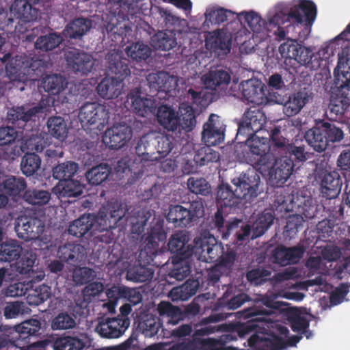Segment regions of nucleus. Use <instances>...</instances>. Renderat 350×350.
Segmentation results:
<instances>
[{
	"mask_svg": "<svg viewBox=\"0 0 350 350\" xmlns=\"http://www.w3.org/2000/svg\"><path fill=\"white\" fill-rule=\"evenodd\" d=\"M268 313L254 308L245 311L242 316L247 321L237 324L232 332L222 336L221 340L226 342L235 340L237 335L243 337L253 333L248 344L254 350H284L299 341L300 337L297 336L288 338L285 327L270 322Z\"/></svg>",
	"mask_w": 350,
	"mask_h": 350,
	"instance_id": "nucleus-1",
	"label": "nucleus"
},
{
	"mask_svg": "<svg viewBox=\"0 0 350 350\" xmlns=\"http://www.w3.org/2000/svg\"><path fill=\"white\" fill-rule=\"evenodd\" d=\"M236 18L237 20L228 23L221 29L208 33L206 37L207 49L219 55L228 53L233 40L239 43L250 35V31L243 24L247 25L254 38L261 40L266 38L271 31L266 20L256 11L248 10L236 13Z\"/></svg>",
	"mask_w": 350,
	"mask_h": 350,
	"instance_id": "nucleus-2",
	"label": "nucleus"
},
{
	"mask_svg": "<svg viewBox=\"0 0 350 350\" xmlns=\"http://www.w3.org/2000/svg\"><path fill=\"white\" fill-rule=\"evenodd\" d=\"M189 236L187 232H180L174 234L169 242V249L176 256L180 258H188L191 255L200 261L212 262L220 258L219 265L216 269L222 266L225 268H230L234 260V255L232 252L224 254V247L219 244L216 239L208 233L202 234L196 237L193 241V246L187 244Z\"/></svg>",
	"mask_w": 350,
	"mask_h": 350,
	"instance_id": "nucleus-3",
	"label": "nucleus"
},
{
	"mask_svg": "<svg viewBox=\"0 0 350 350\" xmlns=\"http://www.w3.org/2000/svg\"><path fill=\"white\" fill-rule=\"evenodd\" d=\"M234 191L227 184L222 183L217 192V201L221 207L238 204L241 200L249 201L257 196L260 177L254 170L233 179Z\"/></svg>",
	"mask_w": 350,
	"mask_h": 350,
	"instance_id": "nucleus-4",
	"label": "nucleus"
},
{
	"mask_svg": "<svg viewBox=\"0 0 350 350\" xmlns=\"http://www.w3.org/2000/svg\"><path fill=\"white\" fill-rule=\"evenodd\" d=\"M108 68L114 77L104 78L97 86L98 94L103 98L113 99L122 92V81L130 74L127 66L120 60V55L116 51L109 52L107 55Z\"/></svg>",
	"mask_w": 350,
	"mask_h": 350,
	"instance_id": "nucleus-5",
	"label": "nucleus"
},
{
	"mask_svg": "<svg viewBox=\"0 0 350 350\" xmlns=\"http://www.w3.org/2000/svg\"><path fill=\"white\" fill-rule=\"evenodd\" d=\"M107 210L110 211L109 216L104 211H101L96 219L92 215H83L70 225L69 233L74 236L81 237L90 230L93 226L94 221H96L99 226L98 228L99 230H107L113 228L117 221L124 215V210L118 203L110 204Z\"/></svg>",
	"mask_w": 350,
	"mask_h": 350,
	"instance_id": "nucleus-6",
	"label": "nucleus"
},
{
	"mask_svg": "<svg viewBox=\"0 0 350 350\" xmlns=\"http://www.w3.org/2000/svg\"><path fill=\"white\" fill-rule=\"evenodd\" d=\"M338 85L344 92V98H333L331 100V110L336 114L342 113L350 104V49L343 50L339 54L338 65L335 71Z\"/></svg>",
	"mask_w": 350,
	"mask_h": 350,
	"instance_id": "nucleus-7",
	"label": "nucleus"
},
{
	"mask_svg": "<svg viewBox=\"0 0 350 350\" xmlns=\"http://www.w3.org/2000/svg\"><path fill=\"white\" fill-rule=\"evenodd\" d=\"M15 230L18 237L33 240L34 244L42 249L49 248V237L44 233V225L36 218L21 216L17 218Z\"/></svg>",
	"mask_w": 350,
	"mask_h": 350,
	"instance_id": "nucleus-8",
	"label": "nucleus"
},
{
	"mask_svg": "<svg viewBox=\"0 0 350 350\" xmlns=\"http://www.w3.org/2000/svg\"><path fill=\"white\" fill-rule=\"evenodd\" d=\"M258 170L277 183L283 184L291 176L293 170V161L286 157L274 159L273 156L262 158L258 163Z\"/></svg>",
	"mask_w": 350,
	"mask_h": 350,
	"instance_id": "nucleus-9",
	"label": "nucleus"
},
{
	"mask_svg": "<svg viewBox=\"0 0 350 350\" xmlns=\"http://www.w3.org/2000/svg\"><path fill=\"white\" fill-rule=\"evenodd\" d=\"M279 51L284 59L286 65L295 66L296 64L301 66L308 64L314 56L312 50L303 46L295 40H288L282 44Z\"/></svg>",
	"mask_w": 350,
	"mask_h": 350,
	"instance_id": "nucleus-10",
	"label": "nucleus"
},
{
	"mask_svg": "<svg viewBox=\"0 0 350 350\" xmlns=\"http://www.w3.org/2000/svg\"><path fill=\"white\" fill-rule=\"evenodd\" d=\"M35 63H30L29 58L25 55H18L8 59L5 64L6 75L13 81L25 82L34 80Z\"/></svg>",
	"mask_w": 350,
	"mask_h": 350,
	"instance_id": "nucleus-11",
	"label": "nucleus"
},
{
	"mask_svg": "<svg viewBox=\"0 0 350 350\" xmlns=\"http://www.w3.org/2000/svg\"><path fill=\"white\" fill-rule=\"evenodd\" d=\"M108 113L104 105L86 103L82 106L79 118L85 129L100 130L107 119Z\"/></svg>",
	"mask_w": 350,
	"mask_h": 350,
	"instance_id": "nucleus-12",
	"label": "nucleus"
},
{
	"mask_svg": "<svg viewBox=\"0 0 350 350\" xmlns=\"http://www.w3.org/2000/svg\"><path fill=\"white\" fill-rule=\"evenodd\" d=\"M317 16L316 5L309 0L293 1L288 17L295 23L311 27Z\"/></svg>",
	"mask_w": 350,
	"mask_h": 350,
	"instance_id": "nucleus-13",
	"label": "nucleus"
},
{
	"mask_svg": "<svg viewBox=\"0 0 350 350\" xmlns=\"http://www.w3.org/2000/svg\"><path fill=\"white\" fill-rule=\"evenodd\" d=\"M129 325V318H107L98 321L95 332L104 338H116L121 336Z\"/></svg>",
	"mask_w": 350,
	"mask_h": 350,
	"instance_id": "nucleus-14",
	"label": "nucleus"
},
{
	"mask_svg": "<svg viewBox=\"0 0 350 350\" xmlns=\"http://www.w3.org/2000/svg\"><path fill=\"white\" fill-rule=\"evenodd\" d=\"M106 293L108 301L103 304V307L110 313L115 312L117 302L120 299L124 298L133 305H136L142 301L141 294L135 288L113 286L107 290Z\"/></svg>",
	"mask_w": 350,
	"mask_h": 350,
	"instance_id": "nucleus-15",
	"label": "nucleus"
},
{
	"mask_svg": "<svg viewBox=\"0 0 350 350\" xmlns=\"http://www.w3.org/2000/svg\"><path fill=\"white\" fill-rule=\"evenodd\" d=\"M131 128L126 124H116L108 129L103 137L106 146L113 149L123 147L131 139Z\"/></svg>",
	"mask_w": 350,
	"mask_h": 350,
	"instance_id": "nucleus-16",
	"label": "nucleus"
},
{
	"mask_svg": "<svg viewBox=\"0 0 350 350\" xmlns=\"http://www.w3.org/2000/svg\"><path fill=\"white\" fill-rule=\"evenodd\" d=\"M64 55L68 66L76 72L88 74L95 65V59L90 54L80 53L75 49H68Z\"/></svg>",
	"mask_w": 350,
	"mask_h": 350,
	"instance_id": "nucleus-17",
	"label": "nucleus"
},
{
	"mask_svg": "<svg viewBox=\"0 0 350 350\" xmlns=\"http://www.w3.org/2000/svg\"><path fill=\"white\" fill-rule=\"evenodd\" d=\"M240 90L243 97L251 103L261 105L269 100L266 87L258 79H252L242 82Z\"/></svg>",
	"mask_w": 350,
	"mask_h": 350,
	"instance_id": "nucleus-18",
	"label": "nucleus"
},
{
	"mask_svg": "<svg viewBox=\"0 0 350 350\" xmlns=\"http://www.w3.org/2000/svg\"><path fill=\"white\" fill-rule=\"evenodd\" d=\"M225 127L217 115L211 114L204 125L202 139L207 146H215L224 142Z\"/></svg>",
	"mask_w": 350,
	"mask_h": 350,
	"instance_id": "nucleus-19",
	"label": "nucleus"
},
{
	"mask_svg": "<svg viewBox=\"0 0 350 350\" xmlns=\"http://www.w3.org/2000/svg\"><path fill=\"white\" fill-rule=\"evenodd\" d=\"M263 112L258 109H250L244 114L243 120L239 125L237 137L241 135H253V133L260 131L265 123Z\"/></svg>",
	"mask_w": 350,
	"mask_h": 350,
	"instance_id": "nucleus-20",
	"label": "nucleus"
},
{
	"mask_svg": "<svg viewBox=\"0 0 350 350\" xmlns=\"http://www.w3.org/2000/svg\"><path fill=\"white\" fill-rule=\"evenodd\" d=\"M246 146L250 150L247 158L250 161L255 163L258 169V163L262 158L273 156L269 154L270 144L267 137L253 135L246 141Z\"/></svg>",
	"mask_w": 350,
	"mask_h": 350,
	"instance_id": "nucleus-21",
	"label": "nucleus"
},
{
	"mask_svg": "<svg viewBox=\"0 0 350 350\" xmlns=\"http://www.w3.org/2000/svg\"><path fill=\"white\" fill-rule=\"evenodd\" d=\"M126 107L142 117L150 116L156 107L155 102L142 95L139 90L132 91L128 95Z\"/></svg>",
	"mask_w": 350,
	"mask_h": 350,
	"instance_id": "nucleus-22",
	"label": "nucleus"
},
{
	"mask_svg": "<svg viewBox=\"0 0 350 350\" xmlns=\"http://www.w3.org/2000/svg\"><path fill=\"white\" fill-rule=\"evenodd\" d=\"M10 14L16 18L20 19L18 25L16 27L17 33H23V23L33 20L36 16V12L32 10L31 5L27 0H16L10 7Z\"/></svg>",
	"mask_w": 350,
	"mask_h": 350,
	"instance_id": "nucleus-23",
	"label": "nucleus"
},
{
	"mask_svg": "<svg viewBox=\"0 0 350 350\" xmlns=\"http://www.w3.org/2000/svg\"><path fill=\"white\" fill-rule=\"evenodd\" d=\"M321 192L328 198L336 197L340 192L339 176L336 172H323L319 176Z\"/></svg>",
	"mask_w": 350,
	"mask_h": 350,
	"instance_id": "nucleus-24",
	"label": "nucleus"
},
{
	"mask_svg": "<svg viewBox=\"0 0 350 350\" xmlns=\"http://www.w3.org/2000/svg\"><path fill=\"white\" fill-rule=\"evenodd\" d=\"M321 122L309 129L305 134V139L312 148L319 152L324 151L328 146V140L324 134Z\"/></svg>",
	"mask_w": 350,
	"mask_h": 350,
	"instance_id": "nucleus-25",
	"label": "nucleus"
},
{
	"mask_svg": "<svg viewBox=\"0 0 350 350\" xmlns=\"http://www.w3.org/2000/svg\"><path fill=\"white\" fill-rule=\"evenodd\" d=\"M147 80L150 87L156 90L170 92L177 86L176 78L169 75L166 72L150 74Z\"/></svg>",
	"mask_w": 350,
	"mask_h": 350,
	"instance_id": "nucleus-26",
	"label": "nucleus"
},
{
	"mask_svg": "<svg viewBox=\"0 0 350 350\" xmlns=\"http://www.w3.org/2000/svg\"><path fill=\"white\" fill-rule=\"evenodd\" d=\"M287 317L291 322L292 328L298 332H305L308 326L312 315L305 309L289 308L287 309Z\"/></svg>",
	"mask_w": 350,
	"mask_h": 350,
	"instance_id": "nucleus-27",
	"label": "nucleus"
},
{
	"mask_svg": "<svg viewBox=\"0 0 350 350\" xmlns=\"http://www.w3.org/2000/svg\"><path fill=\"white\" fill-rule=\"evenodd\" d=\"M83 186L77 180L59 181L53 189V192L59 198L78 196L83 192Z\"/></svg>",
	"mask_w": 350,
	"mask_h": 350,
	"instance_id": "nucleus-28",
	"label": "nucleus"
},
{
	"mask_svg": "<svg viewBox=\"0 0 350 350\" xmlns=\"http://www.w3.org/2000/svg\"><path fill=\"white\" fill-rule=\"evenodd\" d=\"M158 122L168 131H174L178 127V112L167 105L161 106L157 111Z\"/></svg>",
	"mask_w": 350,
	"mask_h": 350,
	"instance_id": "nucleus-29",
	"label": "nucleus"
},
{
	"mask_svg": "<svg viewBox=\"0 0 350 350\" xmlns=\"http://www.w3.org/2000/svg\"><path fill=\"white\" fill-rule=\"evenodd\" d=\"M304 295L301 293L295 292L293 288L283 289L277 294L269 297L262 299V304L269 308L279 309L282 306V303L277 301L278 298H284L288 300L301 301L304 299Z\"/></svg>",
	"mask_w": 350,
	"mask_h": 350,
	"instance_id": "nucleus-30",
	"label": "nucleus"
},
{
	"mask_svg": "<svg viewBox=\"0 0 350 350\" xmlns=\"http://www.w3.org/2000/svg\"><path fill=\"white\" fill-rule=\"evenodd\" d=\"M26 188V184L23 178L10 177L2 184H0V192L5 193L16 200L22 196V193Z\"/></svg>",
	"mask_w": 350,
	"mask_h": 350,
	"instance_id": "nucleus-31",
	"label": "nucleus"
},
{
	"mask_svg": "<svg viewBox=\"0 0 350 350\" xmlns=\"http://www.w3.org/2000/svg\"><path fill=\"white\" fill-rule=\"evenodd\" d=\"M151 44L157 49L170 50L177 44L175 33L172 31H159L152 37Z\"/></svg>",
	"mask_w": 350,
	"mask_h": 350,
	"instance_id": "nucleus-32",
	"label": "nucleus"
},
{
	"mask_svg": "<svg viewBox=\"0 0 350 350\" xmlns=\"http://www.w3.org/2000/svg\"><path fill=\"white\" fill-rule=\"evenodd\" d=\"M204 15V25L209 27L210 25H217L224 22L230 16L236 15V13L221 8L208 7Z\"/></svg>",
	"mask_w": 350,
	"mask_h": 350,
	"instance_id": "nucleus-33",
	"label": "nucleus"
},
{
	"mask_svg": "<svg viewBox=\"0 0 350 350\" xmlns=\"http://www.w3.org/2000/svg\"><path fill=\"white\" fill-rule=\"evenodd\" d=\"M286 18L285 6L283 4H278L268 12L266 19L267 25L271 31L275 32V29L280 30L279 26L285 22Z\"/></svg>",
	"mask_w": 350,
	"mask_h": 350,
	"instance_id": "nucleus-34",
	"label": "nucleus"
},
{
	"mask_svg": "<svg viewBox=\"0 0 350 350\" xmlns=\"http://www.w3.org/2000/svg\"><path fill=\"white\" fill-rule=\"evenodd\" d=\"M308 101V96L306 93L298 92L291 96L285 103L283 111L287 116L297 114L304 107Z\"/></svg>",
	"mask_w": 350,
	"mask_h": 350,
	"instance_id": "nucleus-35",
	"label": "nucleus"
},
{
	"mask_svg": "<svg viewBox=\"0 0 350 350\" xmlns=\"http://www.w3.org/2000/svg\"><path fill=\"white\" fill-rule=\"evenodd\" d=\"M199 286V282L196 280H188L183 285L174 288L169 296L172 300H186L194 295Z\"/></svg>",
	"mask_w": 350,
	"mask_h": 350,
	"instance_id": "nucleus-36",
	"label": "nucleus"
},
{
	"mask_svg": "<svg viewBox=\"0 0 350 350\" xmlns=\"http://www.w3.org/2000/svg\"><path fill=\"white\" fill-rule=\"evenodd\" d=\"M165 239L164 232L161 229L160 226H157L146 239V247L144 251H142L139 257L142 258L145 254L148 255L151 258L154 254L158 246V241H163Z\"/></svg>",
	"mask_w": 350,
	"mask_h": 350,
	"instance_id": "nucleus-37",
	"label": "nucleus"
},
{
	"mask_svg": "<svg viewBox=\"0 0 350 350\" xmlns=\"http://www.w3.org/2000/svg\"><path fill=\"white\" fill-rule=\"evenodd\" d=\"M202 81L206 88L213 90L219 84L228 83L230 76L222 70L214 69L208 74L204 75L202 77Z\"/></svg>",
	"mask_w": 350,
	"mask_h": 350,
	"instance_id": "nucleus-38",
	"label": "nucleus"
},
{
	"mask_svg": "<svg viewBox=\"0 0 350 350\" xmlns=\"http://www.w3.org/2000/svg\"><path fill=\"white\" fill-rule=\"evenodd\" d=\"M167 219L177 226H186L191 221V213L182 206H174L170 208Z\"/></svg>",
	"mask_w": 350,
	"mask_h": 350,
	"instance_id": "nucleus-39",
	"label": "nucleus"
},
{
	"mask_svg": "<svg viewBox=\"0 0 350 350\" xmlns=\"http://www.w3.org/2000/svg\"><path fill=\"white\" fill-rule=\"evenodd\" d=\"M43 109L42 107H36L30 108L29 106L22 107H14L9 110L8 117L10 120L14 121L16 120H22L28 121L31 120L37 113L41 112Z\"/></svg>",
	"mask_w": 350,
	"mask_h": 350,
	"instance_id": "nucleus-40",
	"label": "nucleus"
},
{
	"mask_svg": "<svg viewBox=\"0 0 350 350\" xmlns=\"http://www.w3.org/2000/svg\"><path fill=\"white\" fill-rule=\"evenodd\" d=\"M178 119L179 121L178 126L183 129L189 131L192 130L196 126V118L193 110L191 107L186 105H182L178 111Z\"/></svg>",
	"mask_w": 350,
	"mask_h": 350,
	"instance_id": "nucleus-41",
	"label": "nucleus"
},
{
	"mask_svg": "<svg viewBox=\"0 0 350 350\" xmlns=\"http://www.w3.org/2000/svg\"><path fill=\"white\" fill-rule=\"evenodd\" d=\"M27 291V301L29 305L38 306L51 295V291L49 286L41 285L34 289H30Z\"/></svg>",
	"mask_w": 350,
	"mask_h": 350,
	"instance_id": "nucleus-42",
	"label": "nucleus"
},
{
	"mask_svg": "<svg viewBox=\"0 0 350 350\" xmlns=\"http://www.w3.org/2000/svg\"><path fill=\"white\" fill-rule=\"evenodd\" d=\"M21 247L15 240H8L4 242L0 247V260L11 261L19 256Z\"/></svg>",
	"mask_w": 350,
	"mask_h": 350,
	"instance_id": "nucleus-43",
	"label": "nucleus"
},
{
	"mask_svg": "<svg viewBox=\"0 0 350 350\" xmlns=\"http://www.w3.org/2000/svg\"><path fill=\"white\" fill-rule=\"evenodd\" d=\"M273 221L271 211H265L254 222L252 227V239L261 236L269 228Z\"/></svg>",
	"mask_w": 350,
	"mask_h": 350,
	"instance_id": "nucleus-44",
	"label": "nucleus"
},
{
	"mask_svg": "<svg viewBox=\"0 0 350 350\" xmlns=\"http://www.w3.org/2000/svg\"><path fill=\"white\" fill-rule=\"evenodd\" d=\"M340 46L342 50L338 54L343 50L350 49V46L345 45L336 36L323 45L318 51V55L322 60H327L334 55L335 51ZM338 56L339 57V55Z\"/></svg>",
	"mask_w": 350,
	"mask_h": 350,
	"instance_id": "nucleus-45",
	"label": "nucleus"
},
{
	"mask_svg": "<svg viewBox=\"0 0 350 350\" xmlns=\"http://www.w3.org/2000/svg\"><path fill=\"white\" fill-rule=\"evenodd\" d=\"M90 27V21L84 18H78L67 26L64 33L70 38H77L85 33Z\"/></svg>",
	"mask_w": 350,
	"mask_h": 350,
	"instance_id": "nucleus-46",
	"label": "nucleus"
},
{
	"mask_svg": "<svg viewBox=\"0 0 350 350\" xmlns=\"http://www.w3.org/2000/svg\"><path fill=\"white\" fill-rule=\"evenodd\" d=\"M49 133L55 138L63 141L67 136L68 129L64 119L61 117H53L48 120Z\"/></svg>",
	"mask_w": 350,
	"mask_h": 350,
	"instance_id": "nucleus-47",
	"label": "nucleus"
},
{
	"mask_svg": "<svg viewBox=\"0 0 350 350\" xmlns=\"http://www.w3.org/2000/svg\"><path fill=\"white\" fill-rule=\"evenodd\" d=\"M78 165L73 162H66L57 165L53 170V176L60 181L68 180L77 172Z\"/></svg>",
	"mask_w": 350,
	"mask_h": 350,
	"instance_id": "nucleus-48",
	"label": "nucleus"
},
{
	"mask_svg": "<svg viewBox=\"0 0 350 350\" xmlns=\"http://www.w3.org/2000/svg\"><path fill=\"white\" fill-rule=\"evenodd\" d=\"M109 174V167L107 165L101 164L90 170L85 176L89 183L98 185L105 181Z\"/></svg>",
	"mask_w": 350,
	"mask_h": 350,
	"instance_id": "nucleus-49",
	"label": "nucleus"
},
{
	"mask_svg": "<svg viewBox=\"0 0 350 350\" xmlns=\"http://www.w3.org/2000/svg\"><path fill=\"white\" fill-rule=\"evenodd\" d=\"M161 324L159 321L152 315L144 317L139 323V328L146 337H152L157 334Z\"/></svg>",
	"mask_w": 350,
	"mask_h": 350,
	"instance_id": "nucleus-50",
	"label": "nucleus"
},
{
	"mask_svg": "<svg viewBox=\"0 0 350 350\" xmlns=\"http://www.w3.org/2000/svg\"><path fill=\"white\" fill-rule=\"evenodd\" d=\"M128 57L135 61L144 60L150 55V48L142 42L133 43L125 49Z\"/></svg>",
	"mask_w": 350,
	"mask_h": 350,
	"instance_id": "nucleus-51",
	"label": "nucleus"
},
{
	"mask_svg": "<svg viewBox=\"0 0 350 350\" xmlns=\"http://www.w3.org/2000/svg\"><path fill=\"white\" fill-rule=\"evenodd\" d=\"M85 342L75 337H63L58 338L55 344V350H81L84 348Z\"/></svg>",
	"mask_w": 350,
	"mask_h": 350,
	"instance_id": "nucleus-52",
	"label": "nucleus"
},
{
	"mask_svg": "<svg viewBox=\"0 0 350 350\" xmlns=\"http://www.w3.org/2000/svg\"><path fill=\"white\" fill-rule=\"evenodd\" d=\"M40 159L35 154H27L22 159L21 167L23 173L26 176H31L40 167Z\"/></svg>",
	"mask_w": 350,
	"mask_h": 350,
	"instance_id": "nucleus-53",
	"label": "nucleus"
},
{
	"mask_svg": "<svg viewBox=\"0 0 350 350\" xmlns=\"http://www.w3.org/2000/svg\"><path fill=\"white\" fill-rule=\"evenodd\" d=\"M42 85L46 92L52 94H59L64 88L65 81L61 76H48L43 79Z\"/></svg>",
	"mask_w": 350,
	"mask_h": 350,
	"instance_id": "nucleus-54",
	"label": "nucleus"
},
{
	"mask_svg": "<svg viewBox=\"0 0 350 350\" xmlns=\"http://www.w3.org/2000/svg\"><path fill=\"white\" fill-rule=\"evenodd\" d=\"M175 256L173 259L174 268L171 271V275L178 280H181L190 273V267L187 258Z\"/></svg>",
	"mask_w": 350,
	"mask_h": 350,
	"instance_id": "nucleus-55",
	"label": "nucleus"
},
{
	"mask_svg": "<svg viewBox=\"0 0 350 350\" xmlns=\"http://www.w3.org/2000/svg\"><path fill=\"white\" fill-rule=\"evenodd\" d=\"M207 146L200 149L195 157V162L200 165L208 164L210 162H217L219 159V154Z\"/></svg>",
	"mask_w": 350,
	"mask_h": 350,
	"instance_id": "nucleus-56",
	"label": "nucleus"
},
{
	"mask_svg": "<svg viewBox=\"0 0 350 350\" xmlns=\"http://www.w3.org/2000/svg\"><path fill=\"white\" fill-rule=\"evenodd\" d=\"M153 272L149 269L142 266L130 268L127 271L126 278L133 282H145L152 277Z\"/></svg>",
	"mask_w": 350,
	"mask_h": 350,
	"instance_id": "nucleus-57",
	"label": "nucleus"
},
{
	"mask_svg": "<svg viewBox=\"0 0 350 350\" xmlns=\"http://www.w3.org/2000/svg\"><path fill=\"white\" fill-rule=\"evenodd\" d=\"M36 260V255L32 252H26L23 254L21 258L16 262L14 269L17 273H29Z\"/></svg>",
	"mask_w": 350,
	"mask_h": 350,
	"instance_id": "nucleus-58",
	"label": "nucleus"
},
{
	"mask_svg": "<svg viewBox=\"0 0 350 350\" xmlns=\"http://www.w3.org/2000/svg\"><path fill=\"white\" fill-rule=\"evenodd\" d=\"M62 41V38L59 36L56 33H51L39 38L35 44V46L36 49L43 51H49L57 46Z\"/></svg>",
	"mask_w": 350,
	"mask_h": 350,
	"instance_id": "nucleus-59",
	"label": "nucleus"
},
{
	"mask_svg": "<svg viewBox=\"0 0 350 350\" xmlns=\"http://www.w3.org/2000/svg\"><path fill=\"white\" fill-rule=\"evenodd\" d=\"M188 188L197 194L207 195L211 192V186L202 178L191 177L187 181Z\"/></svg>",
	"mask_w": 350,
	"mask_h": 350,
	"instance_id": "nucleus-60",
	"label": "nucleus"
},
{
	"mask_svg": "<svg viewBox=\"0 0 350 350\" xmlns=\"http://www.w3.org/2000/svg\"><path fill=\"white\" fill-rule=\"evenodd\" d=\"M75 319L67 313H60L51 322V327L54 330L71 329L75 327Z\"/></svg>",
	"mask_w": 350,
	"mask_h": 350,
	"instance_id": "nucleus-61",
	"label": "nucleus"
},
{
	"mask_svg": "<svg viewBox=\"0 0 350 350\" xmlns=\"http://www.w3.org/2000/svg\"><path fill=\"white\" fill-rule=\"evenodd\" d=\"M24 198L29 204L42 205L46 204L51 197L50 193L46 191L33 190L25 192Z\"/></svg>",
	"mask_w": 350,
	"mask_h": 350,
	"instance_id": "nucleus-62",
	"label": "nucleus"
},
{
	"mask_svg": "<svg viewBox=\"0 0 350 350\" xmlns=\"http://www.w3.org/2000/svg\"><path fill=\"white\" fill-rule=\"evenodd\" d=\"M83 249V247L79 245H66L59 248L57 256L65 260L78 258Z\"/></svg>",
	"mask_w": 350,
	"mask_h": 350,
	"instance_id": "nucleus-63",
	"label": "nucleus"
},
{
	"mask_svg": "<svg viewBox=\"0 0 350 350\" xmlns=\"http://www.w3.org/2000/svg\"><path fill=\"white\" fill-rule=\"evenodd\" d=\"M158 311L160 315H166L167 317H172V319L167 320V322L170 323L175 324L180 318V312L179 309L172 306L167 302H161L158 306Z\"/></svg>",
	"mask_w": 350,
	"mask_h": 350,
	"instance_id": "nucleus-64",
	"label": "nucleus"
}]
</instances>
